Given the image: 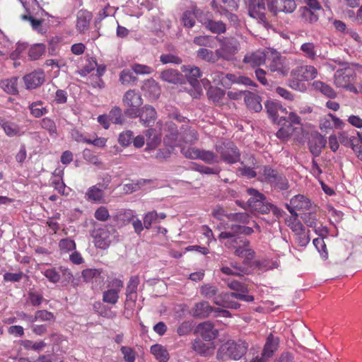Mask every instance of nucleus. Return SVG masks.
Returning <instances> with one entry per match:
<instances>
[{
  "label": "nucleus",
  "instance_id": "obj_1",
  "mask_svg": "<svg viewBox=\"0 0 362 362\" xmlns=\"http://www.w3.org/2000/svg\"><path fill=\"white\" fill-rule=\"evenodd\" d=\"M317 71L310 65L298 66L293 69L288 80L289 86L296 90L303 91L306 89L305 81L313 80L317 77Z\"/></svg>",
  "mask_w": 362,
  "mask_h": 362
},
{
  "label": "nucleus",
  "instance_id": "obj_2",
  "mask_svg": "<svg viewBox=\"0 0 362 362\" xmlns=\"http://www.w3.org/2000/svg\"><path fill=\"white\" fill-rule=\"evenodd\" d=\"M248 344L246 341L239 339L237 341L228 340L222 344L217 352V358L225 361L227 358L239 360L247 352Z\"/></svg>",
  "mask_w": 362,
  "mask_h": 362
},
{
  "label": "nucleus",
  "instance_id": "obj_3",
  "mask_svg": "<svg viewBox=\"0 0 362 362\" xmlns=\"http://www.w3.org/2000/svg\"><path fill=\"white\" fill-rule=\"evenodd\" d=\"M115 232L116 230L112 226L95 225L94 228L90 231L95 247L100 250L107 249L111 244L112 236Z\"/></svg>",
  "mask_w": 362,
  "mask_h": 362
},
{
  "label": "nucleus",
  "instance_id": "obj_4",
  "mask_svg": "<svg viewBox=\"0 0 362 362\" xmlns=\"http://www.w3.org/2000/svg\"><path fill=\"white\" fill-rule=\"evenodd\" d=\"M123 105L127 108L124 114L131 119L138 117V110L143 104V99L139 91L135 89H130L126 91L122 98Z\"/></svg>",
  "mask_w": 362,
  "mask_h": 362
},
{
  "label": "nucleus",
  "instance_id": "obj_5",
  "mask_svg": "<svg viewBox=\"0 0 362 362\" xmlns=\"http://www.w3.org/2000/svg\"><path fill=\"white\" fill-rule=\"evenodd\" d=\"M221 47L216 49V55L219 59L232 61L238 52L240 44L235 38H223L220 40Z\"/></svg>",
  "mask_w": 362,
  "mask_h": 362
},
{
  "label": "nucleus",
  "instance_id": "obj_6",
  "mask_svg": "<svg viewBox=\"0 0 362 362\" xmlns=\"http://www.w3.org/2000/svg\"><path fill=\"white\" fill-rule=\"evenodd\" d=\"M354 71L351 69L337 70L334 76V83L338 88L349 90L351 92L357 93V89L354 86Z\"/></svg>",
  "mask_w": 362,
  "mask_h": 362
},
{
  "label": "nucleus",
  "instance_id": "obj_7",
  "mask_svg": "<svg viewBox=\"0 0 362 362\" xmlns=\"http://www.w3.org/2000/svg\"><path fill=\"white\" fill-rule=\"evenodd\" d=\"M267 67L271 72L284 76L287 70L284 66V59L281 54L273 49H268L267 58Z\"/></svg>",
  "mask_w": 362,
  "mask_h": 362
},
{
  "label": "nucleus",
  "instance_id": "obj_8",
  "mask_svg": "<svg viewBox=\"0 0 362 362\" xmlns=\"http://www.w3.org/2000/svg\"><path fill=\"white\" fill-rule=\"evenodd\" d=\"M216 149L220 154L221 158L226 163L233 164L240 160V152L233 144L216 146Z\"/></svg>",
  "mask_w": 362,
  "mask_h": 362
},
{
  "label": "nucleus",
  "instance_id": "obj_9",
  "mask_svg": "<svg viewBox=\"0 0 362 362\" xmlns=\"http://www.w3.org/2000/svg\"><path fill=\"white\" fill-rule=\"evenodd\" d=\"M247 193L250 196L247 203L248 206L253 211L261 213H266L264 201L266 200L265 196L260 193L258 190L253 188L247 189Z\"/></svg>",
  "mask_w": 362,
  "mask_h": 362
},
{
  "label": "nucleus",
  "instance_id": "obj_10",
  "mask_svg": "<svg viewBox=\"0 0 362 362\" xmlns=\"http://www.w3.org/2000/svg\"><path fill=\"white\" fill-rule=\"evenodd\" d=\"M45 73L41 69L35 70L23 77V81L28 90L37 88L45 82Z\"/></svg>",
  "mask_w": 362,
  "mask_h": 362
},
{
  "label": "nucleus",
  "instance_id": "obj_11",
  "mask_svg": "<svg viewBox=\"0 0 362 362\" xmlns=\"http://www.w3.org/2000/svg\"><path fill=\"white\" fill-rule=\"evenodd\" d=\"M138 117H139L143 125L151 127L154 124L157 117V112L154 107L149 105H146L138 110Z\"/></svg>",
  "mask_w": 362,
  "mask_h": 362
},
{
  "label": "nucleus",
  "instance_id": "obj_12",
  "mask_svg": "<svg viewBox=\"0 0 362 362\" xmlns=\"http://www.w3.org/2000/svg\"><path fill=\"white\" fill-rule=\"evenodd\" d=\"M218 238L229 249L237 247L240 244L243 245V246H249L250 245V242L247 239L231 235L230 233L221 232L219 234Z\"/></svg>",
  "mask_w": 362,
  "mask_h": 362
},
{
  "label": "nucleus",
  "instance_id": "obj_13",
  "mask_svg": "<svg viewBox=\"0 0 362 362\" xmlns=\"http://www.w3.org/2000/svg\"><path fill=\"white\" fill-rule=\"evenodd\" d=\"M107 188V185L97 183L89 187L86 193L87 199L90 201L99 203H105L104 190Z\"/></svg>",
  "mask_w": 362,
  "mask_h": 362
},
{
  "label": "nucleus",
  "instance_id": "obj_14",
  "mask_svg": "<svg viewBox=\"0 0 362 362\" xmlns=\"http://www.w3.org/2000/svg\"><path fill=\"white\" fill-rule=\"evenodd\" d=\"M197 332L204 340L207 341H211L216 339L218 334V332L214 328V324L209 321L200 323L197 326Z\"/></svg>",
  "mask_w": 362,
  "mask_h": 362
},
{
  "label": "nucleus",
  "instance_id": "obj_15",
  "mask_svg": "<svg viewBox=\"0 0 362 362\" xmlns=\"http://www.w3.org/2000/svg\"><path fill=\"white\" fill-rule=\"evenodd\" d=\"M199 22L213 34L221 35L226 32V25L221 21H214L210 18H200Z\"/></svg>",
  "mask_w": 362,
  "mask_h": 362
},
{
  "label": "nucleus",
  "instance_id": "obj_16",
  "mask_svg": "<svg viewBox=\"0 0 362 362\" xmlns=\"http://www.w3.org/2000/svg\"><path fill=\"white\" fill-rule=\"evenodd\" d=\"M265 108L269 117L279 124V121L282 115H286V109L277 101L268 100L265 103Z\"/></svg>",
  "mask_w": 362,
  "mask_h": 362
},
{
  "label": "nucleus",
  "instance_id": "obj_17",
  "mask_svg": "<svg viewBox=\"0 0 362 362\" xmlns=\"http://www.w3.org/2000/svg\"><path fill=\"white\" fill-rule=\"evenodd\" d=\"M267 56L268 50L266 52L257 50L251 54H246L244 57L243 62L249 64L252 66H259L266 63Z\"/></svg>",
  "mask_w": 362,
  "mask_h": 362
},
{
  "label": "nucleus",
  "instance_id": "obj_18",
  "mask_svg": "<svg viewBox=\"0 0 362 362\" xmlns=\"http://www.w3.org/2000/svg\"><path fill=\"white\" fill-rule=\"evenodd\" d=\"M141 90L144 93V95L151 100H156L160 94V86L158 83L152 78L147 79L144 82Z\"/></svg>",
  "mask_w": 362,
  "mask_h": 362
},
{
  "label": "nucleus",
  "instance_id": "obj_19",
  "mask_svg": "<svg viewBox=\"0 0 362 362\" xmlns=\"http://www.w3.org/2000/svg\"><path fill=\"white\" fill-rule=\"evenodd\" d=\"M214 312V308L207 301H201L194 305L192 308L191 315L197 318H205Z\"/></svg>",
  "mask_w": 362,
  "mask_h": 362
},
{
  "label": "nucleus",
  "instance_id": "obj_20",
  "mask_svg": "<svg viewBox=\"0 0 362 362\" xmlns=\"http://www.w3.org/2000/svg\"><path fill=\"white\" fill-rule=\"evenodd\" d=\"M326 144V138L320 134H317L315 136H313L309 141L308 145L310 151L314 156H318L321 153L322 149L325 147Z\"/></svg>",
  "mask_w": 362,
  "mask_h": 362
},
{
  "label": "nucleus",
  "instance_id": "obj_21",
  "mask_svg": "<svg viewBox=\"0 0 362 362\" xmlns=\"http://www.w3.org/2000/svg\"><path fill=\"white\" fill-rule=\"evenodd\" d=\"M165 127L168 128V133L164 136L163 142L166 146L173 147L177 145L178 139L177 127L173 122H166Z\"/></svg>",
  "mask_w": 362,
  "mask_h": 362
},
{
  "label": "nucleus",
  "instance_id": "obj_22",
  "mask_svg": "<svg viewBox=\"0 0 362 362\" xmlns=\"http://www.w3.org/2000/svg\"><path fill=\"white\" fill-rule=\"evenodd\" d=\"M92 14L86 10H81L77 13L76 29L80 33L86 31L90 25Z\"/></svg>",
  "mask_w": 362,
  "mask_h": 362
},
{
  "label": "nucleus",
  "instance_id": "obj_23",
  "mask_svg": "<svg viewBox=\"0 0 362 362\" xmlns=\"http://www.w3.org/2000/svg\"><path fill=\"white\" fill-rule=\"evenodd\" d=\"M231 298H233L231 293H222L220 296L214 299V303L223 308L238 310L240 307V304L230 300Z\"/></svg>",
  "mask_w": 362,
  "mask_h": 362
},
{
  "label": "nucleus",
  "instance_id": "obj_24",
  "mask_svg": "<svg viewBox=\"0 0 362 362\" xmlns=\"http://www.w3.org/2000/svg\"><path fill=\"white\" fill-rule=\"evenodd\" d=\"M243 93L245 95L244 100L247 107L256 112H259L262 108L260 97L250 91H244Z\"/></svg>",
  "mask_w": 362,
  "mask_h": 362
},
{
  "label": "nucleus",
  "instance_id": "obj_25",
  "mask_svg": "<svg viewBox=\"0 0 362 362\" xmlns=\"http://www.w3.org/2000/svg\"><path fill=\"white\" fill-rule=\"evenodd\" d=\"M279 342V339L275 338L272 334H270L267 339L262 353V358H269L272 357L278 349Z\"/></svg>",
  "mask_w": 362,
  "mask_h": 362
},
{
  "label": "nucleus",
  "instance_id": "obj_26",
  "mask_svg": "<svg viewBox=\"0 0 362 362\" xmlns=\"http://www.w3.org/2000/svg\"><path fill=\"white\" fill-rule=\"evenodd\" d=\"M160 78L163 81L178 84L182 83L183 76L177 70L169 69L164 70L160 73Z\"/></svg>",
  "mask_w": 362,
  "mask_h": 362
},
{
  "label": "nucleus",
  "instance_id": "obj_27",
  "mask_svg": "<svg viewBox=\"0 0 362 362\" xmlns=\"http://www.w3.org/2000/svg\"><path fill=\"white\" fill-rule=\"evenodd\" d=\"M136 215V214L134 211L132 209H124L118 211L112 218L118 225L126 226L133 221V218Z\"/></svg>",
  "mask_w": 362,
  "mask_h": 362
},
{
  "label": "nucleus",
  "instance_id": "obj_28",
  "mask_svg": "<svg viewBox=\"0 0 362 362\" xmlns=\"http://www.w3.org/2000/svg\"><path fill=\"white\" fill-rule=\"evenodd\" d=\"M278 172L269 165L262 166L258 172V180L269 184L275 179Z\"/></svg>",
  "mask_w": 362,
  "mask_h": 362
},
{
  "label": "nucleus",
  "instance_id": "obj_29",
  "mask_svg": "<svg viewBox=\"0 0 362 362\" xmlns=\"http://www.w3.org/2000/svg\"><path fill=\"white\" fill-rule=\"evenodd\" d=\"M192 349L197 354L206 356L213 350L212 343H205L201 339H195L192 343Z\"/></svg>",
  "mask_w": 362,
  "mask_h": 362
},
{
  "label": "nucleus",
  "instance_id": "obj_30",
  "mask_svg": "<svg viewBox=\"0 0 362 362\" xmlns=\"http://www.w3.org/2000/svg\"><path fill=\"white\" fill-rule=\"evenodd\" d=\"M298 12L300 13L301 21L305 23L313 24L319 19V16L317 11L308 8L307 6L300 7Z\"/></svg>",
  "mask_w": 362,
  "mask_h": 362
},
{
  "label": "nucleus",
  "instance_id": "obj_31",
  "mask_svg": "<svg viewBox=\"0 0 362 362\" xmlns=\"http://www.w3.org/2000/svg\"><path fill=\"white\" fill-rule=\"evenodd\" d=\"M196 54L198 59L211 64H214L219 59L216 51L213 52L211 49L204 47L199 48Z\"/></svg>",
  "mask_w": 362,
  "mask_h": 362
},
{
  "label": "nucleus",
  "instance_id": "obj_32",
  "mask_svg": "<svg viewBox=\"0 0 362 362\" xmlns=\"http://www.w3.org/2000/svg\"><path fill=\"white\" fill-rule=\"evenodd\" d=\"M17 77L4 79L0 81V88L10 95H16L18 93L17 88Z\"/></svg>",
  "mask_w": 362,
  "mask_h": 362
},
{
  "label": "nucleus",
  "instance_id": "obj_33",
  "mask_svg": "<svg viewBox=\"0 0 362 362\" xmlns=\"http://www.w3.org/2000/svg\"><path fill=\"white\" fill-rule=\"evenodd\" d=\"M28 109L30 115L35 118L41 117L48 112V109L46 107H43V102L42 100H37L31 103Z\"/></svg>",
  "mask_w": 362,
  "mask_h": 362
},
{
  "label": "nucleus",
  "instance_id": "obj_34",
  "mask_svg": "<svg viewBox=\"0 0 362 362\" xmlns=\"http://www.w3.org/2000/svg\"><path fill=\"white\" fill-rule=\"evenodd\" d=\"M151 353L159 362H167L170 358L167 349L160 344L151 346Z\"/></svg>",
  "mask_w": 362,
  "mask_h": 362
},
{
  "label": "nucleus",
  "instance_id": "obj_35",
  "mask_svg": "<svg viewBox=\"0 0 362 362\" xmlns=\"http://www.w3.org/2000/svg\"><path fill=\"white\" fill-rule=\"evenodd\" d=\"M314 88L320 91L322 94L329 98H335L337 97V93L328 84L320 81H316L313 84Z\"/></svg>",
  "mask_w": 362,
  "mask_h": 362
},
{
  "label": "nucleus",
  "instance_id": "obj_36",
  "mask_svg": "<svg viewBox=\"0 0 362 362\" xmlns=\"http://www.w3.org/2000/svg\"><path fill=\"white\" fill-rule=\"evenodd\" d=\"M338 139L342 145L346 147H351L354 151H357L358 146H357L356 144L358 139L356 136H349L346 132H341L339 133Z\"/></svg>",
  "mask_w": 362,
  "mask_h": 362
},
{
  "label": "nucleus",
  "instance_id": "obj_37",
  "mask_svg": "<svg viewBox=\"0 0 362 362\" xmlns=\"http://www.w3.org/2000/svg\"><path fill=\"white\" fill-rule=\"evenodd\" d=\"M215 39H218V37H213L211 35H199L194 37L193 42L204 48H214L216 45Z\"/></svg>",
  "mask_w": 362,
  "mask_h": 362
},
{
  "label": "nucleus",
  "instance_id": "obj_38",
  "mask_svg": "<svg viewBox=\"0 0 362 362\" xmlns=\"http://www.w3.org/2000/svg\"><path fill=\"white\" fill-rule=\"evenodd\" d=\"M199 13V10H194V11H185L181 18L182 25L185 27L189 28H192V27H194V25H195V18H197L199 21L201 18L198 16Z\"/></svg>",
  "mask_w": 362,
  "mask_h": 362
},
{
  "label": "nucleus",
  "instance_id": "obj_39",
  "mask_svg": "<svg viewBox=\"0 0 362 362\" xmlns=\"http://www.w3.org/2000/svg\"><path fill=\"white\" fill-rule=\"evenodd\" d=\"M226 78L233 83L241 84L245 86L256 87V83L249 77L233 74H227Z\"/></svg>",
  "mask_w": 362,
  "mask_h": 362
},
{
  "label": "nucleus",
  "instance_id": "obj_40",
  "mask_svg": "<svg viewBox=\"0 0 362 362\" xmlns=\"http://www.w3.org/2000/svg\"><path fill=\"white\" fill-rule=\"evenodd\" d=\"M185 75L189 83L195 86L198 84V79L202 76V71L197 66H189L185 69Z\"/></svg>",
  "mask_w": 362,
  "mask_h": 362
},
{
  "label": "nucleus",
  "instance_id": "obj_41",
  "mask_svg": "<svg viewBox=\"0 0 362 362\" xmlns=\"http://www.w3.org/2000/svg\"><path fill=\"white\" fill-rule=\"evenodd\" d=\"M147 148L154 149L160 142V137L155 129H148L146 131Z\"/></svg>",
  "mask_w": 362,
  "mask_h": 362
},
{
  "label": "nucleus",
  "instance_id": "obj_42",
  "mask_svg": "<svg viewBox=\"0 0 362 362\" xmlns=\"http://www.w3.org/2000/svg\"><path fill=\"white\" fill-rule=\"evenodd\" d=\"M137 80L138 78L129 69H123L119 74V81L124 86L134 85Z\"/></svg>",
  "mask_w": 362,
  "mask_h": 362
},
{
  "label": "nucleus",
  "instance_id": "obj_43",
  "mask_svg": "<svg viewBox=\"0 0 362 362\" xmlns=\"http://www.w3.org/2000/svg\"><path fill=\"white\" fill-rule=\"evenodd\" d=\"M291 204L296 207V209H306L310 206V200L302 194L294 196L291 199Z\"/></svg>",
  "mask_w": 362,
  "mask_h": 362
},
{
  "label": "nucleus",
  "instance_id": "obj_44",
  "mask_svg": "<svg viewBox=\"0 0 362 362\" xmlns=\"http://www.w3.org/2000/svg\"><path fill=\"white\" fill-rule=\"evenodd\" d=\"M119 293L114 289L107 288L103 292L102 300L104 303L110 305H115L117 303L119 296Z\"/></svg>",
  "mask_w": 362,
  "mask_h": 362
},
{
  "label": "nucleus",
  "instance_id": "obj_45",
  "mask_svg": "<svg viewBox=\"0 0 362 362\" xmlns=\"http://www.w3.org/2000/svg\"><path fill=\"white\" fill-rule=\"evenodd\" d=\"M272 187L277 190H286L289 187L287 178L282 174L278 173L275 179L270 183Z\"/></svg>",
  "mask_w": 362,
  "mask_h": 362
},
{
  "label": "nucleus",
  "instance_id": "obj_46",
  "mask_svg": "<svg viewBox=\"0 0 362 362\" xmlns=\"http://www.w3.org/2000/svg\"><path fill=\"white\" fill-rule=\"evenodd\" d=\"M198 156L197 159H200L207 164L212 165L218 163V157L213 151L200 149Z\"/></svg>",
  "mask_w": 362,
  "mask_h": 362
},
{
  "label": "nucleus",
  "instance_id": "obj_47",
  "mask_svg": "<svg viewBox=\"0 0 362 362\" xmlns=\"http://www.w3.org/2000/svg\"><path fill=\"white\" fill-rule=\"evenodd\" d=\"M226 218L230 221L238 222L242 224H248L250 221L249 214L245 212L230 213L226 215Z\"/></svg>",
  "mask_w": 362,
  "mask_h": 362
},
{
  "label": "nucleus",
  "instance_id": "obj_48",
  "mask_svg": "<svg viewBox=\"0 0 362 362\" xmlns=\"http://www.w3.org/2000/svg\"><path fill=\"white\" fill-rule=\"evenodd\" d=\"M0 126L4 130L5 134L8 136H14L19 132L18 126L16 124L6 121L1 118Z\"/></svg>",
  "mask_w": 362,
  "mask_h": 362
},
{
  "label": "nucleus",
  "instance_id": "obj_49",
  "mask_svg": "<svg viewBox=\"0 0 362 362\" xmlns=\"http://www.w3.org/2000/svg\"><path fill=\"white\" fill-rule=\"evenodd\" d=\"M225 94V90L218 87L211 86L207 90L209 98L215 103L221 102Z\"/></svg>",
  "mask_w": 362,
  "mask_h": 362
},
{
  "label": "nucleus",
  "instance_id": "obj_50",
  "mask_svg": "<svg viewBox=\"0 0 362 362\" xmlns=\"http://www.w3.org/2000/svg\"><path fill=\"white\" fill-rule=\"evenodd\" d=\"M279 124L281 125V127L277 131L276 136L281 140H287L293 133L294 128L291 127V124H287L286 122H281Z\"/></svg>",
  "mask_w": 362,
  "mask_h": 362
},
{
  "label": "nucleus",
  "instance_id": "obj_51",
  "mask_svg": "<svg viewBox=\"0 0 362 362\" xmlns=\"http://www.w3.org/2000/svg\"><path fill=\"white\" fill-rule=\"evenodd\" d=\"M110 121L116 124H122L124 122L122 109L117 106L113 107L108 113Z\"/></svg>",
  "mask_w": 362,
  "mask_h": 362
},
{
  "label": "nucleus",
  "instance_id": "obj_52",
  "mask_svg": "<svg viewBox=\"0 0 362 362\" xmlns=\"http://www.w3.org/2000/svg\"><path fill=\"white\" fill-rule=\"evenodd\" d=\"M182 141L186 144H194L198 140V134L196 130L187 127L181 134Z\"/></svg>",
  "mask_w": 362,
  "mask_h": 362
},
{
  "label": "nucleus",
  "instance_id": "obj_53",
  "mask_svg": "<svg viewBox=\"0 0 362 362\" xmlns=\"http://www.w3.org/2000/svg\"><path fill=\"white\" fill-rule=\"evenodd\" d=\"M41 127L46 129L50 136H55L57 134L54 121L49 117L43 118L40 122Z\"/></svg>",
  "mask_w": 362,
  "mask_h": 362
},
{
  "label": "nucleus",
  "instance_id": "obj_54",
  "mask_svg": "<svg viewBox=\"0 0 362 362\" xmlns=\"http://www.w3.org/2000/svg\"><path fill=\"white\" fill-rule=\"evenodd\" d=\"M43 44H36L32 46L28 51V56L31 60L38 59L45 52Z\"/></svg>",
  "mask_w": 362,
  "mask_h": 362
},
{
  "label": "nucleus",
  "instance_id": "obj_55",
  "mask_svg": "<svg viewBox=\"0 0 362 362\" xmlns=\"http://www.w3.org/2000/svg\"><path fill=\"white\" fill-rule=\"evenodd\" d=\"M218 293L216 286L211 284H204L200 288V293L206 298H216V296Z\"/></svg>",
  "mask_w": 362,
  "mask_h": 362
},
{
  "label": "nucleus",
  "instance_id": "obj_56",
  "mask_svg": "<svg viewBox=\"0 0 362 362\" xmlns=\"http://www.w3.org/2000/svg\"><path fill=\"white\" fill-rule=\"evenodd\" d=\"M35 322H50L54 321L55 320V317L54 314L49 311L46 310H39L35 313Z\"/></svg>",
  "mask_w": 362,
  "mask_h": 362
},
{
  "label": "nucleus",
  "instance_id": "obj_57",
  "mask_svg": "<svg viewBox=\"0 0 362 362\" xmlns=\"http://www.w3.org/2000/svg\"><path fill=\"white\" fill-rule=\"evenodd\" d=\"M76 243L70 238H63L59 242L60 250L64 252H69L76 250Z\"/></svg>",
  "mask_w": 362,
  "mask_h": 362
},
{
  "label": "nucleus",
  "instance_id": "obj_58",
  "mask_svg": "<svg viewBox=\"0 0 362 362\" xmlns=\"http://www.w3.org/2000/svg\"><path fill=\"white\" fill-rule=\"evenodd\" d=\"M300 50L306 57L310 59H314L317 55L315 46L313 42L303 43L300 47Z\"/></svg>",
  "mask_w": 362,
  "mask_h": 362
},
{
  "label": "nucleus",
  "instance_id": "obj_59",
  "mask_svg": "<svg viewBox=\"0 0 362 362\" xmlns=\"http://www.w3.org/2000/svg\"><path fill=\"white\" fill-rule=\"evenodd\" d=\"M281 122H286L287 124H291V127H293L294 124H300V118L294 112H290L288 116L286 115H282L279 121V124Z\"/></svg>",
  "mask_w": 362,
  "mask_h": 362
},
{
  "label": "nucleus",
  "instance_id": "obj_60",
  "mask_svg": "<svg viewBox=\"0 0 362 362\" xmlns=\"http://www.w3.org/2000/svg\"><path fill=\"white\" fill-rule=\"evenodd\" d=\"M310 231L305 230V228L302 231L295 233L296 241L300 247H305L310 242V238L309 235Z\"/></svg>",
  "mask_w": 362,
  "mask_h": 362
},
{
  "label": "nucleus",
  "instance_id": "obj_61",
  "mask_svg": "<svg viewBox=\"0 0 362 362\" xmlns=\"http://www.w3.org/2000/svg\"><path fill=\"white\" fill-rule=\"evenodd\" d=\"M43 274L52 283H57L60 280L61 275L58 268L52 267L44 271Z\"/></svg>",
  "mask_w": 362,
  "mask_h": 362
},
{
  "label": "nucleus",
  "instance_id": "obj_62",
  "mask_svg": "<svg viewBox=\"0 0 362 362\" xmlns=\"http://www.w3.org/2000/svg\"><path fill=\"white\" fill-rule=\"evenodd\" d=\"M221 271L226 275L241 276L245 274V268L239 267L235 265H232L230 267L226 266L222 267Z\"/></svg>",
  "mask_w": 362,
  "mask_h": 362
},
{
  "label": "nucleus",
  "instance_id": "obj_63",
  "mask_svg": "<svg viewBox=\"0 0 362 362\" xmlns=\"http://www.w3.org/2000/svg\"><path fill=\"white\" fill-rule=\"evenodd\" d=\"M144 223L146 229L148 230L151 228L152 224L159 223L157 220L156 211H148L144 216Z\"/></svg>",
  "mask_w": 362,
  "mask_h": 362
},
{
  "label": "nucleus",
  "instance_id": "obj_64",
  "mask_svg": "<svg viewBox=\"0 0 362 362\" xmlns=\"http://www.w3.org/2000/svg\"><path fill=\"white\" fill-rule=\"evenodd\" d=\"M120 351L123 354L124 359L126 362H134L136 359V353L134 349L129 346H122Z\"/></svg>",
  "mask_w": 362,
  "mask_h": 362
}]
</instances>
